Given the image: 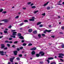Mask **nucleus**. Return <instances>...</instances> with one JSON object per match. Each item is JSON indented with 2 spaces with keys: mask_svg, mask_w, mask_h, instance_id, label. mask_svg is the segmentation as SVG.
I'll return each mask as SVG.
<instances>
[{
  "mask_svg": "<svg viewBox=\"0 0 64 64\" xmlns=\"http://www.w3.org/2000/svg\"><path fill=\"white\" fill-rule=\"evenodd\" d=\"M0 46H1V48L2 49H3V48H5V44H2L0 45Z\"/></svg>",
  "mask_w": 64,
  "mask_h": 64,
  "instance_id": "f257e3e1",
  "label": "nucleus"
},
{
  "mask_svg": "<svg viewBox=\"0 0 64 64\" xmlns=\"http://www.w3.org/2000/svg\"><path fill=\"white\" fill-rule=\"evenodd\" d=\"M39 54H41V55H40L41 56H44V54H45V53H44V52H40L39 53Z\"/></svg>",
  "mask_w": 64,
  "mask_h": 64,
  "instance_id": "f03ea898",
  "label": "nucleus"
},
{
  "mask_svg": "<svg viewBox=\"0 0 64 64\" xmlns=\"http://www.w3.org/2000/svg\"><path fill=\"white\" fill-rule=\"evenodd\" d=\"M17 32H14L12 33V35H13L14 36H16V35H17V34H17Z\"/></svg>",
  "mask_w": 64,
  "mask_h": 64,
  "instance_id": "7ed1b4c3",
  "label": "nucleus"
},
{
  "mask_svg": "<svg viewBox=\"0 0 64 64\" xmlns=\"http://www.w3.org/2000/svg\"><path fill=\"white\" fill-rule=\"evenodd\" d=\"M4 51H0V54H1V55H4L5 54H3L4 53Z\"/></svg>",
  "mask_w": 64,
  "mask_h": 64,
  "instance_id": "20e7f679",
  "label": "nucleus"
},
{
  "mask_svg": "<svg viewBox=\"0 0 64 64\" xmlns=\"http://www.w3.org/2000/svg\"><path fill=\"white\" fill-rule=\"evenodd\" d=\"M0 21H4V22H7L8 20H0Z\"/></svg>",
  "mask_w": 64,
  "mask_h": 64,
  "instance_id": "39448f33",
  "label": "nucleus"
},
{
  "mask_svg": "<svg viewBox=\"0 0 64 64\" xmlns=\"http://www.w3.org/2000/svg\"><path fill=\"white\" fill-rule=\"evenodd\" d=\"M14 55H17V53L18 52L17 51H15L14 52Z\"/></svg>",
  "mask_w": 64,
  "mask_h": 64,
  "instance_id": "423d86ee",
  "label": "nucleus"
},
{
  "mask_svg": "<svg viewBox=\"0 0 64 64\" xmlns=\"http://www.w3.org/2000/svg\"><path fill=\"white\" fill-rule=\"evenodd\" d=\"M28 31L29 33H31V32H32V30L31 29H29Z\"/></svg>",
  "mask_w": 64,
  "mask_h": 64,
  "instance_id": "0eeeda50",
  "label": "nucleus"
},
{
  "mask_svg": "<svg viewBox=\"0 0 64 64\" xmlns=\"http://www.w3.org/2000/svg\"><path fill=\"white\" fill-rule=\"evenodd\" d=\"M10 62H13V60L12 59V58H10Z\"/></svg>",
  "mask_w": 64,
  "mask_h": 64,
  "instance_id": "6e6552de",
  "label": "nucleus"
},
{
  "mask_svg": "<svg viewBox=\"0 0 64 64\" xmlns=\"http://www.w3.org/2000/svg\"><path fill=\"white\" fill-rule=\"evenodd\" d=\"M40 54H36V56L37 57H39L40 56Z\"/></svg>",
  "mask_w": 64,
  "mask_h": 64,
  "instance_id": "1a4fd4ad",
  "label": "nucleus"
},
{
  "mask_svg": "<svg viewBox=\"0 0 64 64\" xmlns=\"http://www.w3.org/2000/svg\"><path fill=\"white\" fill-rule=\"evenodd\" d=\"M54 59V58H53L50 57V58H48V60H51L52 59Z\"/></svg>",
  "mask_w": 64,
  "mask_h": 64,
  "instance_id": "9d476101",
  "label": "nucleus"
},
{
  "mask_svg": "<svg viewBox=\"0 0 64 64\" xmlns=\"http://www.w3.org/2000/svg\"><path fill=\"white\" fill-rule=\"evenodd\" d=\"M19 38H20V39H24V38L23 37V36H21L20 37H19Z\"/></svg>",
  "mask_w": 64,
  "mask_h": 64,
  "instance_id": "9b49d317",
  "label": "nucleus"
},
{
  "mask_svg": "<svg viewBox=\"0 0 64 64\" xmlns=\"http://www.w3.org/2000/svg\"><path fill=\"white\" fill-rule=\"evenodd\" d=\"M58 54L59 55H60V56H64V54H62V53H60Z\"/></svg>",
  "mask_w": 64,
  "mask_h": 64,
  "instance_id": "f8f14e48",
  "label": "nucleus"
},
{
  "mask_svg": "<svg viewBox=\"0 0 64 64\" xmlns=\"http://www.w3.org/2000/svg\"><path fill=\"white\" fill-rule=\"evenodd\" d=\"M47 31H48V30H45V31H44L43 32L44 33V34H46V32H47Z\"/></svg>",
  "mask_w": 64,
  "mask_h": 64,
  "instance_id": "ddd939ff",
  "label": "nucleus"
},
{
  "mask_svg": "<svg viewBox=\"0 0 64 64\" xmlns=\"http://www.w3.org/2000/svg\"><path fill=\"white\" fill-rule=\"evenodd\" d=\"M35 18L34 17H32V21H35Z\"/></svg>",
  "mask_w": 64,
  "mask_h": 64,
  "instance_id": "4468645a",
  "label": "nucleus"
},
{
  "mask_svg": "<svg viewBox=\"0 0 64 64\" xmlns=\"http://www.w3.org/2000/svg\"><path fill=\"white\" fill-rule=\"evenodd\" d=\"M35 52L34 51H32V55H35Z\"/></svg>",
  "mask_w": 64,
  "mask_h": 64,
  "instance_id": "2eb2a0df",
  "label": "nucleus"
},
{
  "mask_svg": "<svg viewBox=\"0 0 64 64\" xmlns=\"http://www.w3.org/2000/svg\"><path fill=\"white\" fill-rule=\"evenodd\" d=\"M48 3H49V2H48L46 4H44V5H43V6H46V5H47Z\"/></svg>",
  "mask_w": 64,
  "mask_h": 64,
  "instance_id": "dca6fc26",
  "label": "nucleus"
},
{
  "mask_svg": "<svg viewBox=\"0 0 64 64\" xmlns=\"http://www.w3.org/2000/svg\"><path fill=\"white\" fill-rule=\"evenodd\" d=\"M33 33L34 34H37V30H35L33 32Z\"/></svg>",
  "mask_w": 64,
  "mask_h": 64,
  "instance_id": "f3484780",
  "label": "nucleus"
},
{
  "mask_svg": "<svg viewBox=\"0 0 64 64\" xmlns=\"http://www.w3.org/2000/svg\"><path fill=\"white\" fill-rule=\"evenodd\" d=\"M42 23V22H38L37 23V25H40V24H41Z\"/></svg>",
  "mask_w": 64,
  "mask_h": 64,
  "instance_id": "a211bd4d",
  "label": "nucleus"
},
{
  "mask_svg": "<svg viewBox=\"0 0 64 64\" xmlns=\"http://www.w3.org/2000/svg\"><path fill=\"white\" fill-rule=\"evenodd\" d=\"M61 46L62 48H64V44H62L61 45Z\"/></svg>",
  "mask_w": 64,
  "mask_h": 64,
  "instance_id": "6ab92c4d",
  "label": "nucleus"
},
{
  "mask_svg": "<svg viewBox=\"0 0 64 64\" xmlns=\"http://www.w3.org/2000/svg\"><path fill=\"white\" fill-rule=\"evenodd\" d=\"M38 10L34 11V14H36V13H37V12H38Z\"/></svg>",
  "mask_w": 64,
  "mask_h": 64,
  "instance_id": "aec40b11",
  "label": "nucleus"
},
{
  "mask_svg": "<svg viewBox=\"0 0 64 64\" xmlns=\"http://www.w3.org/2000/svg\"><path fill=\"white\" fill-rule=\"evenodd\" d=\"M18 37H20L21 36V34L18 33Z\"/></svg>",
  "mask_w": 64,
  "mask_h": 64,
  "instance_id": "412c9836",
  "label": "nucleus"
},
{
  "mask_svg": "<svg viewBox=\"0 0 64 64\" xmlns=\"http://www.w3.org/2000/svg\"><path fill=\"white\" fill-rule=\"evenodd\" d=\"M36 49V47L33 48H32V50H35Z\"/></svg>",
  "mask_w": 64,
  "mask_h": 64,
  "instance_id": "4be33fe9",
  "label": "nucleus"
},
{
  "mask_svg": "<svg viewBox=\"0 0 64 64\" xmlns=\"http://www.w3.org/2000/svg\"><path fill=\"white\" fill-rule=\"evenodd\" d=\"M59 58H63V57L61 56H58Z\"/></svg>",
  "mask_w": 64,
  "mask_h": 64,
  "instance_id": "5701e85b",
  "label": "nucleus"
},
{
  "mask_svg": "<svg viewBox=\"0 0 64 64\" xmlns=\"http://www.w3.org/2000/svg\"><path fill=\"white\" fill-rule=\"evenodd\" d=\"M38 36L39 38H41V34H38Z\"/></svg>",
  "mask_w": 64,
  "mask_h": 64,
  "instance_id": "b1692460",
  "label": "nucleus"
},
{
  "mask_svg": "<svg viewBox=\"0 0 64 64\" xmlns=\"http://www.w3.org/2000/svg\"><path fill=\"white\" fill-rule=\"evenodd\" d=\"M0 12H2L3 11V9L2 8H0Z\"/></svg>",
  "mask_w": 64,
  "mask_h": 64,
  "instance_id": "393cba45",
  "label": "nucleus"
},
{
  "mask_svg": "<svg viewBox=\"0 0 64 64\" xmlns=\"http://www.w3.org/2000/svg\"><path fill=\"white\" fill-rule=\"evenodd\" d=\"M47 10H49L50 9V6H48L47 8Z\"/></svg>",
  "mask_w": 64,
  "mask_h": 64,
  "instance_id": "a878e982",
  "label": "nucleus"
},
{
  "mask_svg": "<svg viewBox=\"0 0 64 64\" xmlns=\"http://www.w3.org/2000/svg\"><path fill=\"white\" fill-rule=\"evenodd\" d=\"M23 25H24V23H22L20 24V26H22Z\"/></svg>",
  "mask_w": 64,
  "mask_h": 64,
  "instance_id": "bb28decb",
  "label": "nucleus"
},
{
  "mask_svg": "<svg viewBox=\"0 0 64 64\" xmlns=\"http://www.w3.org/2000/svg\"><path fill=\"white\" fill-rule=\"evenodd\" d=\"M56 63L55 62H52L50 64H56Z\"/></svg>",
  "mask_w": 64,
  "mask_h": 64,
  "instance_id": "cd10ccee",
  "label": "nucleus"
},
{
  "mask_svg": "<svg viewBox=\"0 0 64 64\" xmlns=\"http://www.w3.org/2000/svg\"><path fill=\"white\" fill-rule=\"evenodd\" d=\"M18 56L19 57H22V54H20L18 55Z\"/></svg>",
  "mask_w": 64,
  "mask_h": 64,
  "instance_id": "c85d7f7f",
  "label": "nucleus"
},
{
  "mask_svg": "<svg viewBox=\"0 0 64 64\" xmlns=\"http://www.w3.org/2000/svg\"><path fill=\"white\" fill-rule=\"evenodd\" d=\"M36 8V6H32V8L33 9H35Z\"/></svg>",
  "mask_w": 64,
  "mask_h": 64,
  "instance_id": "c756f323",
  "label": "nucleus"
},
{
  "mask_svg": "<svg viewBox=\"0 0 64 64\" xmlns=\"http://www.w3.org/2000/svg\"><path fill=\"white\" fill-rule=\"evenodd\" d=\"M7 46L8 47H9L10 46V45L9 44H7Z\"/></svg>",
  "mask_w": 64,
  "mask_h": 64,
  "instance_id": "7c9ffc66",
  "label": "nucleus"
},
{
  "mask_svg": "<svg viewBox=\"0 0 64 64\" xmlns=\"http://www.w3.org/2000/svg\"><path fill=\"white\" fill-rule=\"evenodd\" d=\"M32 44H29L28 45V46H32Z\"/></svg>",
  "mask_w": 64,
  "mask_h": 64,
  "instance_id": "2f4dec72",
  "label": "nucleus"
},
{
  "mask_svg": "<svg viewBox=\"0 0 64 64\" xmlns=\"http://www.w3.org/2000/svg\"><path fill=\"white\" fill-rule=\"evenodd\" d=\"M51 31H52V30H48V31H47V32H51Z\"/></svg>",
  "mask_w": 64,
  "mask_h": 64,
  "instance_id": "473e14b6",
  "label": "nucleus"
},
{
  "mask_svg": "<svg viewBox=\"0 0 64 64\" xmlns=\"http://www.w3.org/2000/svg\"><path fill=\"white\" fill-rule=\"evenodd\" d=\"M16 59L17 60H20V59L19 57L17 58Z\"/></svg>",
  "mask_w": 64,
  "mask_h": 64,
  "instance_id": "72a5a7b5",
  "label": "nucleus"
},
{
  "mask_svg": "<svg viewBox=\"0 0 64 64\" xmlns=\"http://www.w3.org/2000/svg\"><path fill=\"white\" fill-rule=\"evenodd\" d=\"M5 43H9V42L8 41V40H6L5 42Z\"/></svg>",
  "mask_w": 64,
  "mask_h": 64,
  "instance_id": "f704fd0d",
  "label": "nucleus"
},
{
  "mask_svg": "<svg viewBox=\"0 0 64 64\" xmlns=\"http://www.w3.org/2000/svg\"><path fill=\"white\" fill-rule=\"evenodd\" d=\"M40 27H43V25L42 24H40L39 26Z\"/></svg>",
  "mask_w": 64,
  "mask_h": 64,
  "instance_id": "c9c22d12",
  "label": "nucleus"
},
{
  "mask_svg": "<svg viewBox=\"0 0 64 64\" xmlns=\"http://www.w3.org/2000/svg\"><path fill=\"white\" fill-rule=\"evenodd\" d=\"M17 43H18V42L17 41H16L14 42V44H17Z\"/></svg>",
  "mask_w": 64,
  "mask_h": 64,
  "instance_id": "e433bc0d",
  "label": "nucleus"
},
{
  "mask_svg": "<svg viewBox=\"0 0 64 64\" xmlns=\"http://www.w3.org/2000/svg\"><path fill=\"white\" fill-rule=\"evenodd\" d=\"M19 17L18 16H17L16 17H15V19H17V18H18Z\"/></svg>",
  "mask_w": 64,
  "mask_h": 64,
  "instance_id": "4c0bfd02",
  "label": "nucleus"
},
{
  "mask_svg": "<svg viewBox=\"0 0 64 64\" xmlns=\"http://www.w3.org/2000/svg\"><path fill=\"white\" fill-rule=\"evenodd\" d=\"M42 16H45V13H44V14H42Z\"/></svg>",
  "mask_w": 64,
  "mask_h": 64,
  "instance_id": "58836bf2",
  "label": "nucleus"
},
{
  "mask_svg": "<svg viewBox=\"0 0 64 64\" xmlns=\"http://www.w3.org/2000/svg\"><path fill=\"white\" fill-rule=\"evenodd\" d=\"M24 22H28V21L27 20H24Z\"/></svg>",
  "mask_w": 64,
  "mask_h": 64,
  "instance_id": "ea45409f",
  "label": "nucleus"
},
{
  "mask_svg": "<svg viewBox=\"0 0 64 64\" xmlns=\"http://www.w3.org/2000/svg\"><path fill=\"white\" fill-rule=\"evenodd\" d=\"M42 36H45V34H42Z\"/></svg>",
  "mask_w": 64,
  "mask_h": 64,
  "instance_id": "a19ab883",
  "label": "nucleus"
},
{
  "mask_svg": "<svg viewBox=\"0 0 64 64\" xmlns=\"http://www.w3.org/2000/svg\"><path fill=\"white\" fill-rule=\"evenodd\" d=\"M51 37H52L53 38H55V36H51Z\"/></svg>",
  "mask_w": 64,
  "mask_h": 64,
  "instance_id": "79ce46f5",
  "label": "nucleus"
},
{
  "mask_svg": "<svg viewBox=\"0 0 64 64\" xmlns=\"http://www.w3.org/2000/svg\"><path fill=\"white\" fill-rule=\"evenodd\" d=\"M61 28L62 30H64V26H62Z\"/></svg>",
  "mask_w": 64,
  "mask_h": 64,
  "instance_id": "37998d69",
  "label": "nucleus"
},
{
  "mask_svg": "<svg viewBox=\"0 0 64 64\" xmlns=\"http://www.w3.org/2000/svg\"><path fill=\"white\" fill-rule=\"evenodd\" d=\"M31 2H29L27 4H28V5H30V4H31Z\"/></svg>",
  "mask_w": 64,
  "mask_h": 64,
  "instance_id": "c03bdc74",
  "label": "nucleus"
},
{
  "mask_svg": "<svg viewBox=\"0 0 64 64\" xmlns=\"http://www.w3.org/2000/svg\"><path fill=\"white\" fill-rule=\"evenodd\" d=\"M26 44H25V43H24L23 44V46H26Z\"/></svg>",
  "mask_w": 64,
  "mask_h": 64,
  "instance_id": "a18cd8bd",
  "label": "nucleus"
},
{
  "mask_svg": "<svg viewBox=\"0 0 64 64\" xmlns=\"http://www.w3.org/2000/svg\"><path fill=\"white\" fill-rule=\"evenodd\" d=\"M12 38H9V40H12Z\"/></svg>",
  "mask_w": 64,
  "mask_h": 64,
  "instance_id": "49530a36",
  "label": "nucleus"
},
{
  "mask_svg": "<svg viewBox=\"0 0 64 64\" xmlns=\"http://www.w3.org/2000/svg\"><path fill=\"white\" fill-rule=\"evenodd\" d=\"M6 12L4 11L3 12H2V13H4V14H5V13H6Z\"/></svg>",
  "mask_w": 64,
  "mask_h": 64,
  "instance_id": "de8ad7c7",
  "label": "nucleus"
},
{
  "mask_svg": "<svg viewBox=\"0 0 64 64\" xmlns=\"http://www.w3.org/2000/svg\"><path fill=\"white\" fill-rule=\"evenodd\" d=\"M46 61H47V62H48V64H49V63H50V61H49V60H46Z\"/></svg>",
  "mask_w": 64,
  "mask_h": 64,
  "instance_id": "09e8293b",
  "label": "nucleus"
},
{
  "mask_svg": "<svg viewBox=\"0 0 64 64\" xmlns=\"http://www.w3.org/2000/svg\"><path fill=\"white\" fill-rule=\"evenodd\" d=\"M60 61H62V62H63V61H64V60L61 58L60 59Z\"/></svg>",
  "mask_w": 64,
  "mask_h": 64,
  "instance_id": "8fccbe9b",
  "label": "nucleus"
},
{
  "mask_svg": "<svg viewBox=\"0 0 64 64\" xmlns=\"http://www.w3.org/2000/svg\"><path fill=\"white\" fill-rule=\"evenodd\" d=\"M15 31H16V30H11L12 32H15Z\"/></svg>",
  "mask_w": 64,
  "mask_h": 64,
  "instance_id": "3c124183",
  "label": "nucleus"
},
{
  "mask_svg": "<svg viewBox=\"0 0 64 64\" xmlns=\"http://www.w3.org/2000/svg\"><path fill=\"white\" fill-rule=\"evenodd\" d=\"M4 33H7V31H4Z\"/></svg>",
  "mask_w": 64,
  "mask_h": 64,
  "instance_id": "603ef678",
  "label": "nucleus"
},
{
  "mask_svg": "<svg viewBox=\"0 0 64 64\" xmlns=\"http://www.w3.org/2000/svg\"><path fill=\"white\" fill-rule=\"evenodd\" d=\"M12 27V26H10L8 27V28H11Z\"/></svg>",
  "mask_w": 64,
  "mask_h": 64,
  "instance_id": "864d4df0",
  "label": "nucleus"
},
{
  "mask_svg": "<svg viewBox=\"0 0 64 64\" xmlns=\"http://www.w3.org/2000/svg\"><path fill=\"white\" fill-rule=\"evenodd\" d=\"M23 47H20V49H23Z\"/></svg>",
  "mask_w": 64,
  "mask_h": 64,
  "instance_id": "5fc2aeb1",
  "label": "nucleus"
},
{
  "mask_svg": "<svg viewBox=\"0 0 64 64\" xmlns=\"http://www.w3.org/2000/svg\"><path fill=\"white\" fill-rule=\"evenodd\" d=\"M29 21H32V18L29 19Z\"/></svg>",
  "mask_w": 64,
  "mask_h": 64,
  "instance_id": "6e6d98bb",
  "label": "nucleus"
},
{
  "mask_svg": "<svg viewBox=\"0 0 64 64\" xmlns=\"http://www.w3.org/2000/svg\"><path fill=\"white\" fill-rule=\"evenodd\" d=\"M8 48L7 47H6L5 48H4V50H7V49Z\"/></svg>",
  "mask_w": 64,
  "mask_h": 64,
  "instance_id": "4d7b16f0",
  "label": "nucleus"
},
{
  "mask_svg": "<svg viewBox=\"0 0 64 64\" xmlns=\"http://www.w3.org/2000/svg\"><path fill=\"white\" fill-rule=\"evenodd\" d=\"M12 47H13V48H15V45H13L12 46Z\"/></svg>",
  "mask_w": 64,
  "mask_h": 64,
  "instance_id": "13d9d810",
  "label": "nucleus"
},
{
  "mask_svg": "<svg viewBox=\"0 0 64 64\" xmlns=\"http://www.w3.org/2000/svg\"><path fill=\"white\" fill-rule=\"evenodd\" d=\"M17 51H19V50H20V49H19V48H17Z\"/></svg>",
  "mask_w": 64,
  "mask_h": 64,
  "instance_id": "bf43d9fd",
  "label": "nucleus"
},
{
  "mask_svg": "<svg viewBox=\"0 0 64 64\" xmlns=\"http://www.w3.org/2000/svg\"><path fill=\"white\" fill-rule=\"evenodd\" d=\"M3 37V36H0V39L1 38H2Z\"/></svg>",
  "mask_w": 64,
  "mask_h": 64,
  "instance_id": "052dcab7",
  "label": "nucleus"
},
{
  "mask_svg": "<svg viewBox=\"0 0 64 64\" xmlns=\"http://www.w3.org/2000/svg\"><path fill=\"white\" fill-rule=\"evenodd\" d=\"M23 9H24V10H25L26 9V8H23Z\"/></svg>",
  "mask_w": 64,
  "mask_h": 64,
  "instance_id": "680f3d73",
  "label": "nucleus"
},
{
  "mask_svg": "<svg viewBox=\"0 0 64 64\" xmlns=\"http://www.w3.org/2000/svg\"><path fill=\"white\" fill-rule=\"evenodd\" d=\"M50 28V27H51V25H49V26H48Z\"/></svg>",
  "mask_w": 64,
  "mask_h": 64,
  "instance_id": "e2e57ef3",
  "label": "nucleus"
},
{
  "mask_svg": "<svg viewBox=\"0 0 64 64\" xmlns=\"http://www.w3.org/2000/svg\"><path fill=\"white\" fill-rule=\"evenodd\" d=\"M22 43H23V42H24V40H22Z\"/></svg>",
  "mask_w": 64,
  "mask_h": 64,
  "instance_id": "0e129e2a",
  "label": "nucleus"
},
{
  "mask_svg": "<svg viewBox=\"0 0 64 64\" xmlns=\"http://www.w3.org/2000/svg\"><path fill=\"white\" fill-rule=\"evenodd\" d=\"M13 42L12 41H10V43H12Z\"/></svg>",
  "mask_w": 64,
  "mask_h": 64,
  "instance_id": "69168bd1",
  "label": "nucleus"
},
{
  "mask_svg": "<svg viewBox=\"0 0 64 64\" xmlns=\"http://www.w3.org/2000/svg\"><path fill=\"white\" fill-rule=\"evenodd\" d=\"M40 64H43V62H40Z\"/></svg>",
  "mask_w": 64,
  "mask_h": 64,
  "instance_id": "338daca9",
  "label": "nucleus"
},
{
  "mask_svg": "<svg viewBox=\"0 0 64 64\" xmlns=\"http://www.w3.org/2000/svg\"><path fill=\"white\" fill-rule=\"evenodd\" d=\"M11 64V63H10V62H8V64Z\"/></svg>",
  "mask_w": 64,
  "mask_h": 64,
  "instance_id": "774afa93",
  "label": "nucleus"
}]
</instances>
